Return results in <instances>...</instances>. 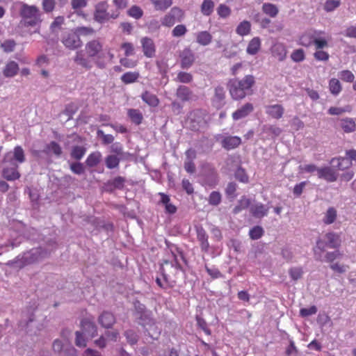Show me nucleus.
Here are the masks:
<instances>
[{"label": "nucleus", "mask_w": 356, "mask_h": 356, "mask_svg": "<svg viewBox=\"0 0 356 356\" xmlns=\"http://www.w3.org/2000/svg\"><path fill=\"white\" fill-rule=\"evenodd\" d=\"M165 243L172 253V259L163 260L160 270L162 273L165 284L172 288L175 286L177 281L181 279L184 275L183 269L178 262L177 256L175 254L174 249L179 252L182 259H184V257L182 252H179L178 248L174 245L168 241H165Z\"/></svg>", "instance_id": "nucleus-1"}, {"label": "nucleus", "mask_w": 356, "mask_h": 356, "mask_svg": "<svg viewBox=\"0 0 356 356\" xmlns=\"http://www.w3.org/2000/svg\"><path fill=\"white\" fill-rule=\"evenodd\" d=\"M255 84L254 76L248 74L243 79H232L227 83L229 94L234 100L244 99L246 95L251 94L252 87Z\"/></svg>", "instance_id": "nucleus-2"}, {"label": "nucleus", "mask_w": 356, "mask_h": 356, "mask_svg": "<svg viewBox=\"0 0 356 356\" xmlns=\"http://www.w3.org/2000/svg\"><path fill=\"white\" fill-rule=\"evenodd\" d=\"M19 13L25 25L28 26H39L42 22V14L36 6L22 3Z\"/></svg>", "instance_id": "nucleus-3"}, {"label": "nucleus", "mask_w": 356, "mask_h": 356, "mask_svg": "<svg viewBox=\"0 0 356 356\" xmlns=\"http://www.w3.org/2000/svg\"><path fill=\"white\" fill-rule=\"evenodd\" d=\"M108 5L106 1H100L95 6L93 19L95 22L103 24L108 21L111 18L116 19L119 16V12L115 11L113 13L107 12Z\"/></svg>", "instance_id": "nucleus-4"}, {"label": "nucleus", "mask_w": 356, "mask_h": 356, "mask_svg": "<svg viewBox=\"0 0 356 356\" xmlns=\"http://www.w3.org/2000/svg\"><path fill=\"white\" fill-rule=\"evenodd\" d=\"M187 127L193 131H198L206 124L205 111L195 109L189 113L186 120Z\"/></svg>", "instance_id": "nucleus-5"}, {"label": "nucleus", "mask_w": 356, "mask_h": 356, "mask_svg": "<svg viewBox=\"0 0 356 356\" xmlns=\"http://www.w3.org/2000/svg\"><path fill=\"white\" fill-rule=\"evenodd\" d=\"M25 161V154L21 146H16L13 151L5 154L3 159V165H9L19 168V164Z\"/></svg>", "instance_id": "nucleus-6"}, {"label": "nucleus", "mask_w": 356, "mask_h": 356, "mask_svg": "<svg viewBox=\"0 0 356 356\" xmlns=\"http://www.w3.org/2000/svg\"><path fill=\"white\" fill-rule=\"evenodd\" d=\"M85 49L88 57L97 58L96 64L99 68L102 69L105 67V63L100 60V58L102 57L100 55V53L103 49V44L99 41V40L94 39L90 40L86 44Z\"/></svg>", "instance_id": "nucleus-7"}, {"label": "nucleus", "mask_w": 356, "mask_h": 356, "mask_svg": "<svg viewBox=\"0 0 356 356\" xmlns=\"http://www.w3.org/2000/svg\"><path fill=\"white\" fill-rule=\"evenodd\" d=\"M185 17L184 11L179 7L175 6L170 9V10L164 15L161 19V24L166 27H171L176 22H181Z\"/></svg>", "instance_id": "nucleus-8"}, {"label": "nucleus", "mask_w": 356, "mask_h": 356, "mask_svg": "<svg viewBox=\"0 0 356 356\" xmlns=\"http://www.w3.org/2000/svg\"><path fill=\"white\" fill-rule=\"evenodd\" d=\"M61 42L67 49L70 50L77 49L83 44V42L80 38L78 37L74 29L68 33H64L62 37Z\"/></svg>", "instance_id": "nucleus-9"}, {"label": "nucleus", "mask_w": 356, "mask_h": 356, "mask_svg": "<svg viewBox=\"0 0 356 356\" xmlns=\"http://www.w3.org/2000/svg\"><path fill=\"white\" fill-rule=\"evenodd\" d=\"M44 252L41 248H34L24 253V259L28 265L38 262L45 256Z\"/></svg>", "instance_id": "nucleus-10"}, {"label": "nucleus", "mask_w": 356, "mask_h": 356, "mask_svg": "<svg viewBox=\"0 0 356 356\" xmlns=\"http://www.w3.org/2000/svg\"><path fill=\"white\" fill-rule=\"evenodd\" d=\"M218 140H220L222 147L227 150L234 149L241 143V139L238 136L219 135Z\"/></svg>", "instance_id": "nucleus-11"}, {"label": "nucleus", "mask_w": 356, "mask_h": 356, "mask_svg": "<svg viewBox=\"0 0 356 356\" xmlns=\"http://www.w3.org/2000/svg\"><path fill=\"white\" fill-rule=\"evenodd\" d=\"M97 321L102 327L111 329L116 323V318L112 312L104 311L99 316Z\"/></svg>", "instance_id": "nucleus-12"}, {"label": "nucleus", "mask_w": 356, "mask_h": 356, "mask_svg": "<svg viewBox=\"0 0 356 356\" xmlns=\"http://www.w3.org/2000/svg\"><path fill=\"white\" fill-rule=\"evenodd\" d=\"M254 109L252 103L247 102L237 108L232 115L234 120H239L248 117Z\"/></svg>", "instance_id": "nucleus-13"}, {"label": "nucleus", "mask_w": 356, "mask_h": 356, "mask_svg": "<svg viewBox=\"0 0 356 356\" xmlns=\"http://www.w3.org/2000/svg\"><path fill=\"white\" fill-rule=\"evenodd\" d=\"M82 332L88 337L93 338L97 335V327L92 319L83 318L81 322Z\"/></svg>", "instance_id": "nucleus-14"}, {"label": "nucleus", "mask_w": 356, "mask_h": 356, "mask_svg": "<svg viewBox=\"0 0 356 356\" xmlns=\"http://www.w3.org/2000/svg\"><path fill=\"white\" fill-rule=\"evenodd\" d=\"M318 177L319 179H325L327 182H334L337 181L338 175L334 169L326 166L320 168L318 170Z\"/></svg>", "instance_id": "nucleus-15"}, {"label": "nucleus", "mask_w": 356, "mask_h": 356, "mask_svg": "<svg viewBox=\"0 0 356 356\" xmlns=\"http://www.w3.org/2000/svg\"><path fill=\"white\" fill-rule=\"evenodd\" d=\"M180 65L182 69H188L195 61V56L192 51L188 49H184L180 54Z\"/></svg>", "instance_id": "nucleus-16"}, {"label": "nucleus", "mask_w": 356, "mask_h": 356, "mask_svg": "<svg viewBox=\"0 0 356 356\" xmlns=\"http://www.w3.org/2000/svg\"><path fill=\"white\" fill-rule=\"evenodd\" d=\"M144 55L147 58H152L155 55L156 48L153 40L144 37L140 40Z\"/></svg>", "instance_id": "nucleus-17"}, {"label": "nucleus", "mask_w": 356, "mask_h": 356, "mask_svg": "<svg viewBox=\"0 0 356 356\" xmlns=\"http://www.w3.org/2000/svg\"><path fill=\"white\" fill-rule=\"evenodd\" d=\"M270 207L258 202L250 206V211L252 216L257 218H261L266 216Z\"/></svg>", "instance_id": "nucleus-18"}, {"label": "nucleus", "mask_w": 356, "mask_h": 356, "mask_svg": "<svg viewBox=\"0 0 356 356\" xmlns=\"http://www.w3.org/2000/svg\"><path fill=\"white\" fill-rule=\"evenodd\" d=\"M264 108L268 116L276 120L282 118L284 113V108L281 104L266 105Z\"/></svg>", "instance_id": "nucleus-19"}, {"label": "nucleus", "mask_w": 356, "mask_h": 356, "mask_svg": "<svg viewBox=\"0 0 356 356\" xmlns=\"http://www.w3.org/2000/svg\"><path fill=\"white\" fill-rule=\"evenodd\" d=\"M125 179L118 176L112 180L108 181L104 184L103 188L105 191L113 192L116 189H122L124 185Z\"/></svg>", "instance_id": "nucleus-20"}, {"label": "nucleus", "mask_w": 356, "mask_h": 356, "mask_svg": "<svg viewBox=\"0 0 356 356\" xmlns=\"http://www.w3.org/2000/svg\"><path fill=\"white\" fill-rule=\"evenodd\" d=\"M2 177L8 181H15L20 177L18 167L3 165Z\"/></svg>", "instance_id": "nucleus-21"}, {"label": "nucleus", "mask_w": 356, "mask_h": 356, "mask_svg": "<svg viewBox=\"0 0 356 356\" xmlns=\"http://www.w3.org/2000/svg\"><path fill=\"white\" fill-rule=\"evenodd\" d=\"M176 97L181 102H189L193 98V93L189 88L186 86H179L176 91Z\"/></svg>", "instance_id": "nucleus-22"}, {"label": "nucleus", "mask_w": 356, "mask_h": 356, "mask_svg": "<svg viewBox=\"0 0 356 356\" xmlns=\"http://www.w3.org/2000/svg\"><path fill=\"white\" fill-rule=\"evenodd\" d=\"M271 53L278 60L282 61L286 56V47L283 43L276 42L271 47Z\"/></svg>", "instance_id": "nucleus-23"}, {"label": "nucleus", "mask_w": 356, "mask_h": 356, "mask_svg": "<svg viewBox=\"0 0 356 356\" xmlns=\"http://www.w3.org/2000/svg\"><path fill=\"white\" fill-rule=\"evenodd\" d=\"M324 238L327 248L337 249L341 246V240L339 234L334 232H328L324 236Z\"/></svg>", "instance_id": "nucleus-24"}, {"label": "nucleus", "mask_w": 356, "mask_h": 356, "mask_svg": "<svg viewBox=\"0 0 356 356\" xmlns=\"http://www.w3.org/2000/svg\"><path fill=\"white\" fill-rule=\"evenodd\" d=\"M197 238L200 243L201 250L205 252H208L209 248L208 235L203 227H199L197 228Z\"/></svg>", "instance_id": "nucleus-25"}, {"label": "nucleus", "mask_w": 356, "mask_h": 356, "mask_svg": "<svg viewBox=\"0 0 356 356\" xmlns=\"http://www.w3.org/2000/svg\"><path fill=\"white\" fill-rule=\"evenodd\" d=\"M74 61L76 65L86 70H90L92 67L91 61L85 56L82 51H76Z\"/></svg>", "instance_id": "nucleus-26"}, {"label": "nucleus", "mask_w": 356, "mask_h": 356, "mask_svg": "<svg viewBox=\"0 0 356 356\" xmlns=\"http://www.w3.org/2000/svg\"><path fill=\"white\" fill-rule=\"evenodd\" d=\"M225 92L223 87L218 86L215 88L213 102L218 108L222 107L225 104Z\"/></svg>", "instance_id": "nucleus-27"}, {"label": "nucleus", "mask_w": 356, "mask_h": 356, "mask_svg": "<svg viewBox=\"0 0 356 356\" xmlns=\"http://www.w3.org/2000/svg\"><path fill=\"white\" fill-rule=\"evenodd\" d=\"M19 70V65L15 61H9L6 65L3 74L6 77H13L18 73Z\"/></svg>", "instance_id": "nucleus-28"}, {"label": "nucleus", "mask_w": 356, "mask_h": 356, "mask_svg": "<svg viewBox=\"0 0 356 356\" xmlns=\"http://www.w3.org/2000/svg\"><path fill=\"white\" fill-rule=\"evenodd\" d=\"M317 34V31H309L304 33L300 38V44L305 47H310L314 44V39L316 35Z\"/></svg>", "instance_id": "nucleus-29"}, {"label": "nucleus", "mask_w": 356, "mask_h": 356, "mask_svg": "<svg viewBox=\"0 0 356 356\" xmlns=\"http://www.w3.org/2000/svg\"><path fill=\"white\" fill-rule=\"evenodd\" d=\"M44 152L49 154H54L56 157H60L63 153L60 145L55 141H51L46 145Z\"/></svg>", "instance_id": "nucleus-30"}, {"label": "nucleus", "mask_w": 356, "mask_h": 356, "mask_svg": "<svg viewBox=\"0 0 356 356\" xmlns=\"http://www.w3.org/2000/svg\"><path fill=\"white\" fill-rule=\"evenodd\" d=\"M196 41L202 46H207L211 42L212 35L207 31H200L197 33Z\"/></svg>", "instance_id": "nucleus-31"}, {"label": "nucleus", "mask_w": 356, "mask_h": 356, "mask_svg": "<svg viewBox=\"0 0 356 356\" xmlns=\"http://www.w3.org/2000/svg\"><path fill=\"white\" fill-rule=\"evenodd\" d=\"M111 152L115 154L116 156L121 158V159H128L131 154L129 152L123 151L122 146L119 143H113L111 146Z\"/></svg>", "instance_id": "nucleus-32"}, {"label": "nucleus", "mask_w": 356, "mask_h": 356, "mask_svg": "<svg viewBox=\"0 0 356 356\" xmlns=\"http://www.w3.org/2000/svg\"><path fill=\"white\" fill-rule=\"evenodd\" d=\"M335 162H337V165L334 167L339 170H343L351 165V161L343 157L332 158L330 161L332 164H334Z\"/></svg>", "instance_id": "nucleus-33"}, {"label": "nucleus", "mask_w": 356, "mask_h": 356, "mask_svg": "<svg viewBox=\"0 0 356 356\" xmlns=\"http://www.w3.org/2000/svg\"><path fill=\"white\" fill-rule=\"evenodd\" d=\"M340 126L346 133L353 132L356 129L355 122L352 118H346L345 119H342L340 122Z\"/></svg>", "instance_id": "nucleus-34"}, {"label": "nucleus", "mask_w": 356, "mask_h": 356, "mask_svg": "<svg viewBox=\"0 0 356 356\" xmlns=\"http://www.w3.org/2000/svg\"><path fill=\"white\" fill-rule=\"evenodd\" d=\"M141 98L146 104L150 106H157L159 103V100L157 97L148 91L143 92L141 95Z\"/></svg>", "instance_id": "nucleus-35"}, {"label": "nucleus", "mask_w": 356, "mask_h": 356, "mask_svg": "<svg viewBox=\"0 0 356 356\" xmlns=\"http://www.w3.org/2000/svg\"><path fill=\"white\" fill-rule=\"evenodd\" d=\"M102 154L99 152L91 153L87 158L86 163L88 167L92 168L97 166L101 161Z\"/></svg>", "instance_id": "nucleus-36"}, {"label": "nucleus", "mask_w": 356, "mask_h": 356, "mask_svg": "<svg viewBox=\"0 0 356 356\" xmlns=\"http://www.w3.org/2000/svg\"><path fill=\"white\" fill-rule=\"evenodd\" d=\"M261 41L257 37L252 38L250 42L247 47V53L250 55L256 54L260 49Z\"/></svg>", "instance_id": "nucleus-37"}, {"label": "nucleus", "mask_w": 356, "mask_h": 356, "mask_svg": "<svg viewBox=\"0 0 356 356\" xmlns=\"http://www.w3.org/2000/svg\"><path fill=\"white\" fill-rule=\"evenodd\" d=\"M262 11L270 17H275L279 13V8L275 4L264 3L262 6Z\"/></svg>", "instance_id": "nucleus-38"}, {"label": "nucleus", "mask_w": 356, "mask_h": 356, "mask_svg": "<svg viewBox=\"0 0 356 356\" xmlns=\"http://www.w3.org/2000/svg\"><path fill=\"white\" fill-rule=\"evenodd\" d=\"M215 3L212 0H204L200 10L203 15L209 16L213 12Z\"/></svg>", "instance_id": "nucleus-39"}, {"label": "nucleus", "mask_w": 356, "mask_h": 356, "mask_svg": "<svg viewBox=\"0 0 356 356\" xmlns=\"http://www.w3.org/2000/svg\"><path fill=\"white\" fill-rule=\"evenodd\" d=\"M128 116L130 118L131 122L137 125L141 124L143 119L142 113L138 109H129Z\"/></svg>", "instance_id": "nucleus-40"}, {"label": "nucleus", "mask_w": 356, "mask_h": 356, "mask_svg": "<svg viewBox=\"0 0 356 356\" xmlns=\"http://www.w3.org/2000/svg\"><path fill=\"white\" fill-rule=\"evenodd\" d=\"M120 160H122L121 158L116 155H108L105 159L106 166L108 169H113L118 168Z\"/></svg>", "instance_id": "nucleus-41"}, {"label": "nucleus", "mask_w": 356, "mask_h": 356, "mask_svg": "<svg viewBox=\"0 0 356 356\" xmlns=\"http://www.w3.org/2000/svg\"><path fill=\"white\" fill-rule=\"evenodd\" d=\"M337 210L334 207H329L323 218V222L326 225L333 223L337 218Z\"/></svg>", "instance_id": "nucleus-42"}, {"label": "nucleus", "mask_w": 356, "mask_h": 356, "mask_svg": "<svg viewBox=\"0 0 356 356\" xmlns=\"http://www.w3.org/2000/svg\"><path fill=\"white\" fill-rule=\"evenodd\" d=\"M250 22L247 20H244L238 25L236 32L239 35L243 36L248 35L250 32Z\"/></svg>", "instance_id": "nucleus-43"}, {"label": "nucleus", "mask_w": 356, "mask_h": 356, "mask_svg": "<svg viewBox=\"0 0 356 356\" xmlns=\"http://www.w3.org/2000/svg\"><path fill=\"white\" fill-rule=\"evenodd\" d=\"M86 149L83 146L75 145L72 147L70 156L76 160H81L86 154Z\"/></svg>", "instance_id": "nucleus-44"}, {"label": "nucleus", "mask_w": 356, "mask_h": 356, "mask_svg": "<svg viewBox=\"0 0 356 356\" xmlns=\"http://www.w3.org/2000/svg\"><path fill=\"white\" fill-rule=\"evenodd\" d=\"M6 266L9 267H15L18 268H22L28 264L25 262L24 259V254L22 255H18L15 259L8 261L6 264Z\"/></svg>", "instance_id": "nucleus-45"}, {"label": "nucleus", "mask_w": 356, "mask_h": 356, "mask_svg": "<svg viewBox=\"0 0 356 356\" xmlns=\"http://www.w3.org/2000/svg\"><path fill=\"white\" fill-rule=\"evenodd\" d=\"M74 31L79 38H80V36H92L95 33V30L90 26H77L74 29Z\"/></svg>", "instance_id": "nucleus-46"}, {"label": "nucleus", "mask_w": 356, "mask_h": 356, "mask_svg": "<svg viewBox=\"0 0 356 356\" xmlns=\"http://www.w3.org/2000/svg\"><path fill=\"white\" fill-rule=\"evenodd\" d=\"M329 88L330 92L336 96L340 93L342 87L340 81L337 79L333 78L329 81Z\"/></svg>", "instance_id": "nucleus-47"}, {"label": "nucleus", "mask_w": 356, "mask_h": 356, "mask_svg": "<svg viewBox=\"0 0 356 356\" xmlns=\"http://www.w3.org/2000/svg\"><path fill=\"white\" fill-rule=\"evenodd\" d=\"M155 8L159 10H165L172 4V0H151Z\"/></svg>", "instance_id": "nucleus-48"}, {"label": "nucleus", "mask_w": 356, "mask_h": 356, "mask_svg": "<svg viewBox=\"0 0 356 356\" xmlns=\"http://www.w3.org/2000/svg\"><path fill=\"white\" fill-rule=\"evenodd\" d=\"M139 77V73L136 72H126L121 76V80L125 84L135 82Z\"/></svg>", "instance_id": "nucleus-49"}, {"label": "nucleus", "mask_w": 356, "mask_h": 356, "mask_svg": "<svg viewBox=\"0 0 356 356\" xmlns=\"http://www.w3.org/2000/svg\"><path fill=\"white\" fill-rule=\"evenodd\" d=\"M326 248H327V245L325 238H319L316 241V246L315 248H314L316 260H321V255L320 254H317V250H320L321 252H323Z\"/></svg>", "instance_id": "nucleus-50"}, {"label": "nucleus", "mask_w": 356, "mask_h": 356, "mask_svg": "<svg viewBox=\"0 0 356 356\" xmlns=\"http://www.w3.org/2000/svg\"><path fill=\"white\" fill-rule=\"evenodd\" d=\"M176 82L189 83L193 81V76L191 74L186 72H179L177 77L174 79Z\"/></svg>", "instance_id": "nucleus-51"}, {"label": "nucleus", "mask_w": 356, "mask_h": 356, "mask_svg": "<svg viewBox=\"0 0 356 356\" xmlns=\"http://www.w3.org/2000/svg\"><path fill=\"white\" fill-rule=\"evenodd\" d=\"M343 255V254L339 250L332 252H327L325 255V261L332 264L334 260L340 259Z\"/></svg>", "instance_id": "nucleus-52"}, {"label": "nucleus", "mask_w": 356, "mask_h": 356, "mask_svg": "<svg viewBox=\"0 0 356 356\" xmlns=\"http://www.w3.org/2000/svg\"><path fill=\"white\" fill-rule=\"evenodd\" d=\"M232 10L225 4H220L217 8V13L222 18H227L231 15Z\"/></svg>", "instance_id": "nucleus-53"}, {"label": "nucleus", "mask_w": 356, "mask_h": 356, "mask_svg": "<svg viewBox=\"0 0 356 356\" xmlns=\"http://www.w3.org/2000/svg\"><path fill=\"white\" fill-rule=\"evenodd\" d=\"M65 19L63 16L56 17L50 25L51 32H57L60 29L61 26L64 24Z\"/></svg>", "instance_id": "nucleus-54"}, {"label": "nucleus", "mask_w": 356, "mask_h": 356, "mask_svg": "<svg viewBox=\"0 0 356 356\" xmlns=\"http://www.w3.org/2000/svg\"><path fill=\"white\" fill-rule=\"evenodd\" d=\"M186 33L187 28L184 24H178L172 31V35L175 38L182 37Z\"/></svg>", "instance_id": "nucleus-55"}, {"label": "nucleus", "mask_w": 356, "mask_h": 356, "mask_svg": "<svg viewBox=\"0 0 356 356\" xmlns=\"http://www.w3.org/2000/svg\"><path fill=\"white\" fill-rule=\"evenodd\" d=\"M264 234V229L260 226H255L250 230L249 235L252 240L260 238Z\"/></svg>", "instance_id": "nucleus-56"}, {"label": "nucleus", "mask_w": 356, "mask_h": 356, "mask_svg": "<svg viewBox=\"0 0 356 356\" xmlns=\"http://www.w3.org/2000/svg\"><path fill=\"white\" fill-rule=\"evenodd\" d=\"M56 0H42V7L44 13H49L53 12L56 7Z\"/></svg>", "instance_id": "nucleus-57"}, {"label": "nucleus", "mask_w": 356, "mask_h": 356, "mask_svg": "<svg viewBox=\"0 0 356 356\" xmlns=\"http://www.w3.org/2000/svg\"><path fill=\"white\" fill-rule=\"evenodd\" d=\"M319 34L320 32H317L314 42V44L315 45L316 50L323 49L328 45L327 41L325 38H320Z\"/></svg>", "instance_id": "nucleus-58"}, {"label": "nucleus", "mask_w": 356, "mask_h": 356, "mask_svg": "<svg viewBox=\"0 0 356 356\" xmlns=\"http://www.w3.org/2000/svg\"><path fill=\"white\" fill-rule=\"evenodd\" d=\"M209 203L213 206L218 205L221 202V195L218 191H213L209 197Z\"/></svg>", "instance_id": "nucleus-59"}, {"label": "nucleus", "mask_w": 356, "mask_h": 356, "mask_svg": "<svg viewBox=\"0 0 356 356\" xmlns=\"http://www.w3.org/2000/svg\"><path fill=\"white\" fill-rule=\"evenodd\" d=\"M339 77L343 81L352 83L355 79L354 74L350 70H342L339 72Z\"/></svg>", "instance_id": "nucleus-60"}, {"label": "nucleus", "mask_w": 356, "mask_h": 356, "mask_svg": "<svg viewBox=\"0 0 356 356\" xmlns=\"http://www.w3.org/2000/svg\"><path fill=\"white\" fill-rule=\"evenodd\" d=\"M339 0H327L324 4V10L332 12L340 6Z\"/></svg>", "instance_id": "nucleus-61"}, {"label": "nucleus", "mask_w": 356, "mask_h": 356, "mask_svg": "<svg viewBox=\"0 0 356 356\" xmlns=\"http://www.w3.org/2000/svg\"><path fill=\"white\" fill-rule=\"evenodd\" d=\"M15 46L16 43L13 40H7L1 44V47L6 53L13 51Z\"/></svg>", "instance_id": "nucleus-62"}, {"label": "nucleus", "mask_w": 356, "mask_h": 356, "mask_svg": "<svg viewBox=\"0 0 356 356\" xmlns=\"http://www.w3.org/2000/svg\"><path fill=\"white\" fill-rule=\"evenodd\" d=\"M124 335L126 337V339L127 340V341L133 345V344H135L138 342V336L137 335V334L131 330H127L125 332H124Z\"/></svg>", "instance_id": "nucleus-63"}, {"label": "nucleus", "mask_w": 356, "mask_h": 356, "mask_svg": "<svg viewBox=\"0 0 356 356\" xmlns=\"http://www.w3.org/2000/svg\"><path fill=\"white\" fill-rule=\"evenodd\" d=\"M291 279L294 281H297L302 277L303 271L301 268H292L289 272Z\"/></svg>", "instance_id": "nucleus-64"}]
</instances>
